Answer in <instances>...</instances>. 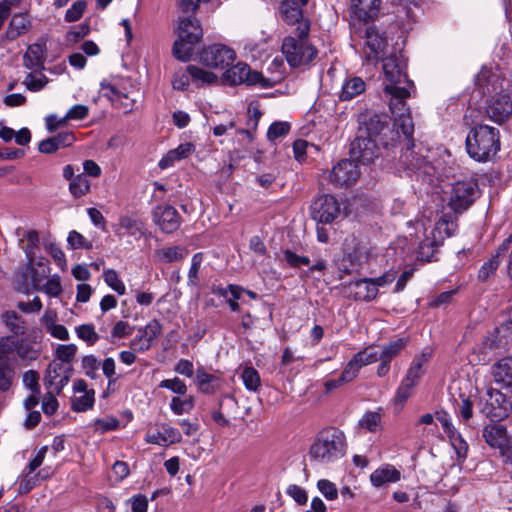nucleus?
I'll list each match as a JSON object with an SVG mask.
<instances>
[{"label": "nucleus", "mask_w": 512, "mask_h": 512, "mask_svg": "<svg viewBox=\"0 0 512 512\" xmlns=\"http://www.w3.org/2000/svg\"><path fill=\"white\" fill-rule=\"evenodd\" d=\"M187 71L190 74L192 80L199 84H211L217 80V76L212 73L203 70L202 68L195 65H188Z\"/></svg>", "instance_id": "36"}, {"label": "nucleus", "mask_w": 512, "mask_h": 512, "mask_svg": "<svg viewBox=\"0 0 512 512\" xmlns=\"http://www.w3.org/2000/svg\"><path fill=\"white\" fill-rule=\"evenodd\" d=\"M77 350L75 344L59 345L56 349V358L58 361L70 365L76 356Z\"/></svg>", "instance_id": "46"}, {"label": "nucleus", "mask_w": 512, "mask_h": 512, "mask_svg": "<svg viewBox=\"0 0 512 512\" xmlns=\"http://www.w3.org/2000/svg\"><path fill=\"white\" fill-rule=\"evenodd\" d=\"M436 418L441 423L443 430L447 434L449 439H453V437L457 436V431L455 430L447 412H436Z\"/></svg>", "instance_id": "61"}, {"label": "nucleus", "mask_w": 512, "mask_h": 512, "mask_svg": "<svg viewBox=\"0 0 512 512\" xmlns=\"http://www.w3.org/2000/svg\"><path fill=\"white\" fill-rule=\"evenodd\" d=\"M76 333L77 336L89 346L94 345L99 340V335L96 333L92 324H82L76 327Z\"/></svg>", "instance_id": "45"}, {"label": "nucleus", "mask_w": 512, "mask_h": 512, "mask_svg": "<svg viewBox=\"0 0 512 512\" xmlns=\"http://www.w3.org/2000/svg\"><path fill=\"white\" fill-rule=\"evenodd\" d=\"M26 239L27 244L24 248V251L28 260L31 262L32 259H34V250L39 244V234L35 230L28 231L26 234Z\"/></svg>", "instance_id": "58"}, {"label": "nucleus", "mask_w": 512, "mask_h": 512, "mask_svg": "<svg viewBox=\"0 0 512 512\" xmlns=\"http://www.w3.org/2000/svg\"><path fill=\"white\" fill-rule=\"evenodd\" d=\"M499 77L496 74L491 73L488 70L481 71L476 77V86L482 95L490 96L492 93H496Z\"/></svg>", "instance_id": "28"}, {"label": "nucleus", "mask_w": 512, "mask_h": 512, "mask_svg": "<svg viewBox=\"0 0 512 512\" xmlns=\"http://www.w3.org/2000/svg\"><path fill=\"white\" fill-rule=\"evenodd\" d=\"M383 62L384 82L383 93L388 101L392 114L400 116V126L403 133L409 137L414 133V124L406 100L411 93L409 88L414 84L408 79L407 60L402 54H393L381 58Z\"/></svg>", "instance_id": "2"}, {"label": "nucleus", "mask_w": 512, "mask_h": 512, "mask_svg": "<svg viewBox=\"0 0 512 512\" xmlns=\"http://www.w3.org/2000/svg\"><path fill=\"white\" fill-rule=\"evenodd\" d=\"M290 130V125L287 122H274L268 129L267 137L270 140L277 139L285 136Z\"/></svg>", "instance_id": "59"}, {"label": "nucleus", "mask_w": 512, "mask_h": 512, "mask_svg": "<svg viewBox=\"0 0 512 512\" xmlns=\"http://www.w3.org/2000/svg\"><path fill=\"white\" fill-rule=\"evenodd\" d=\"M309 26L300 24L297 27V37L288 36L282 43V52L292 67L309 64L317 55V50L307 41Z\"/></svg>", "instance_id": "5"}, {"label": "nucleus", "mask_w": 512, "mask_h": 512, "mask_svg": "<svg viewBox=\"0 0 512 512\" xmlns=\"http://www.w3.org/2000/svg\"><path fill=\"white\" fill-rule=\"evenodd\" d=\"M494 381L502 387H512V357L499 360L492 366Z\"/></svg>", "instance_id": "24"}, {"label": "nucleus", "mask_w": 512, "mask_h": 512, "mask_svg": "<svg viewBox=\"0 0 512 512\" xmlns=\"http://www.w3.org/2000/svg\"><path fill=\"white\" fill-rule=\"evenodd\" d=\"M348 292L356 301H371L378 294L377 283L368 278L359 279L348 285Z\"/></svg>", "instance_id": "19"}, {"label": "nucleus", "mask_w": 512, "mask_h": 512, "mask_svg": "<svg viewBox=\"0 0 512 512\" xmlns=\"http://www.w3.org/2000/svg\"><path fill=\"white\" fill-rule=\"evenodd\" d=\"M152 216L154 223L164 233L176 231L182 221L180 214L170 205H158L154 208Z\"/></svg>", "instance_id": "16"}, {"label": "nucleus", "mask_w": 512, "mask_h": 512, "mask_svg": "<svg viewBox=\"0 0 512 512\" xmlns=\"http://www.w3.org/2000/svg\"><path fill=\"white\" fill-rule=\"evenodd\" d=\"M483 437L490 447L499 449L502 456L511 457L512 445L504 426L498 424L485 426Z\"/></svg>", "instance_id": "14"}, {"label": "nucleus", "mask_w": 512, "mask_h": 512, "mask_svg": "<svg viewBox=\"0 0 512 512\" xmlns=\"http://www.w3.org/2000/svg\"><path fill=\"white\" fill-rule=\"evenodd\" d=\"M508 253L507 273L512 279V235L507 238L497 249V256H505Z\"/></svg>", "instance_id": "57"}, {"label": "nucleus", "mask_w": 512, "mask_h": 512, "mask_svg": "<svg viewBox=\"0 0 512 512\" xmlns=\"http://www.w3.org/2000/svg\"><path fill=\"white\" fill-rule=\"evenodd\" d=\"M287 494L294 499L298 505H305L308 501L307 492L302 487L292 484L287 488Z\"/></svg>", "instance_id": "62"}, {"label": "nucleus", "mask_w": 512, "mask_h": 512, "mask_svg": "<svg viewBox=\"0 0 512 512\" xmlns=\"http://www.w3.org/2000/svg\"><path fill=\"white\" fill-rule=\"evenodd\" d=\"M170 408L175 415H182L184 413H188L194 408V398L192 396H189L187 398L182 399L178 396H175L171 400Z\"/></svg>", "instance_id": "40"}, {"label": "nucleus", "mask_w": 512, "mask_h": 512, "mask_svg": "<svg viewBox=\"0 0 512 512\" xmlns=\"http://www.w3.org/2000/svg\"><path fill=\"white\" fill-rule=\"evenodd\" d=\"M67 242L72 249H92V242L87 240L82 234L73 230L69 233Z\"/></svg>", "instance_id": "49"}, {"label": "nucleus", "mask_w": 512, "mask_h": 512, "mask_svg": "<svg viewBox=\"0 0 512 512\" xmlns=\"http://www.w3.org/2000/svg\"><path fill=\"white\" fill-rule=\"evenodd\" d=\"M194 151V145L191 143H183L180 144L176 149L170 150L166 156H164L160 162L159 166L164 169L167 168L175 161L181 160L183 158L188 157Z\"/></svg>", "instance_id": "30"}, {"label": "nucleus", "mask_w": 512, "mask_h": 512, "mask_svg": "<svg viewBox=\"0 0 512 512\" xmlns=\"http://www.w3.org/2000/svg\"><path fill=\"white\" fill-rule=\"evenodd\" d=\"M203 30L199 20L188 16L181 18L178 25V39L172 48L173 56L183 62L190 60L193 54V46L200 42Z\"/></svg>", "instance_id": "6"}, {"label": "nucleus", "mask_w": 512, "mask_h": 512, "mask_svg": "<svg viewBox=\"0 0 512 512\" xmlns=\"http://www.w3.org/2000/svg\"><path fill=\"white\" fill-rule=\"evenodd\" d=\"M2 318L6 326L15 335L24 334L25 327L23 323L20 321V317L17 315L15 311H6L3 314Z\"/></svg>", "instance_id": "43"}, {"label": "nucleus", "mask_w": 512, "mask_h": 512, "mask_svg": "<svg viewBox=\"0 0 512 512\" xmlns=\"http://www.w3.org/2000/svg\"><path fill=\"white\" fill-rule=\"evenodd\" d=\"M30 27V21L25 14L14 15L6 31V37L14 40L22 34H25Z\"/></svg>", "instance_id": "31"}, {"label": "nucleus", "mask_w": 512, "mask_h": 512, "mask_svg": "<svg viewBox=\"0 0 512 512\" xmlns=\"http://www.w3.org/2000/svg\"><path fill=\"white\" fill-rule=\"evenodd\" d=\"M340 214V204L332 195L317 198L311 206V216L318 223L330 224Z\"/></svg>", "instance_id": "12"}, {"label": "nucleus", "mask_w": 512, "mask_h": 512, "mask_svg": "<svg viewBox=\"0 0 512 512\" xmlns=\"http://www.w3.org/2000/svg\"><path fill=\"white\" fill-rule=\"evenodd\" d=\"M401 473L392 465H384L376 469L370 475V481L373 486L381 487L387 483H394L400 480Z\"/></svg>", "instance_id": "25"}, {"label": "nucleus", "mask_w": 512, "mask_h": 512, "mask_svg": "<svg viewBox=\"0 0 512 512\" xmlns=\"http://www.w3.org/2000/svg\"><path fill=\"white\" fill-rule=\"evenodd\" d=\"M202 263V253H196L192 257L191 267L188 272V284L196 286L198 284V272Z\"/></svg>", "instance_id": "55"}, {"label": "nucleus", "mask_w": 512, "mask_h": 512, "mask_svg": "<svg viewBox=\"0 0 512 512\" xmlns=\"http://www.w3.org/2000/svg\"><path fill=\"white\" fill-rule=\"evenodd\" d=\"M100 367V361L92 354L85 355L81 359V368L84 374L90 379L99 378L98 369Z\"/></svg>", "instance_id": "39"}, {"label": "nucleus", "mask_w": 512, "mask_h": 512, "mask_svg": "<svg viewBox=\"0 0 512 512\" xmlns=\"http://www.w3.org/2000/svg\"><path fill=\"white\" fill-rule=\"evenodd\" d=\"M431 357V350H424L421 354L416 355L404 379L417 385L420 377L424 374L423 366L429 362Z\"/></svg>", "instance_id": "26"}, {"label": "nucleus", "mask_w": 512, "mask_h": 512, "mask_svg": "<svg viewBox=\"0 0 512 512\" xmlns=\"http://www.w3.org/2000/svg\"><path fill=\"white\" fill-rule=\"evenodd\" d=\"M140 335L136 337L132 345L139 344L138 350L141 352L151 348L154 341L162 333V325L157 319H152L145 327L139 329Z\"/></svg>", "instance_id": "20"}, {"label": "nucleus", "mask_w": 512, "mask_h": 512, "mask_svg": "<svg viewBox=\"0 0 512 512\" xmlns=\"http://www.w3.org/2000/svg\"><path fill=\"white\" fill-rule=\"evenodd\" d=\"M38 381L39 374L34 370L26 371L23 375V383L29 390H31V392L40 393Z\"/></svg>", "instance_id": "64"}, {"label": "nucleus", "mask_w": 512, "mask_h": 512, "mask_svg": "<svg viewBox=\"0 0 512 512\" xmlns=\"http://www.w3.org/2000/svg\"><path fill=\"white\" fill-rule=\"evenodd\" d=\"M379 356L380 354L375 351V347L373 346H370L354 355L355 359H357L358 363L362 366L378 361Z\"/></svg>", "instance_id": "52"}, {"label": "nucleus", "mask_w": 512, "mask_h": 512, "mask_svg": "<svg viewBox=\"0 0 512 512\" xmlns=\"http://www.w3.org/2000/svg\"><path fill=\"white\" fill-rule=\"evenodd\" d=\"M500 133L497 128L479 124L471 128L466 137L468 155L478 162L490 161L500 150Z\"/></svg>", "instance_id": "3"}, {"label": "nucleus", "mask_w": 512, "mask_h": 512, "mask_svg": "<svg viewBox=\"0 0 512 512\" xmlns=\"http://www.w3.org/2000/svg\"><path fill=\"white\" fill-rule=\"evenodd\" d=\"M362 367L361 364L358 363L357 359L353 357L348 364L346 365L345 369L342 372V380H346V382H350L353 379L356 378L358 375V372L360 368Z\"/></svg>", "instance_id": "63"}, {"label": "nucleus", "mask_w": 512, "mask_h": 512, "mask_svg": "<svg viewBox=\"0 0 512 512\" xmlns=\"http://www.w3.org/2000/svg\"><path fill=\"white\" fill-rule=\"evenodd\" d=\"M242 380L245 387L250 391H257L260 386V375L258 371L251 366L244 368Z\"/></svg>", "instance_id": "42"}, {"label": "nucleus", "mask_w": 512, "mask_h": 512, "mask_svg": "<svg viewBox=\"0 0 512 512\" xmlns=\"http://www.w3.org/2000/svg\"><path fill=\"white\" fill-rule=\"evenodd\" d=\"M416 384L411 383L410 381H407L406 379H403L400 386L397 389L396 396H395V403L399 405H403L404 402L411 396L412 394V388Z\"/></svg>", "instance_id": "54"}, {"label": "nucleus", "mask_w": 512, "mask_h": 512, "mask_svg": "<svg viewBox=\"0 0 512 512\" xmlns=\"http://www.w3.org/2000/svg\"><path fill=\"white\" fill-rule=\"evenodd\" d=\"M27 269L29 270L31 276L33 289L39 290L40 286L43 284V281L48 277L50 273L49 266L43 260L34 262V259H32L31 262L28 260Z\"/></svg>", "instance_id": "27"}, {"label": "nucleus", "mask_w": 512, "mask_h": 512, "mask_svg": "<svg viewBox=\"0 0 512 512\" xmlns=\"http://www.w3.org/2000/svg\"><path fill=\"white\" fill-rule=\"evenodd\" d=\"M38 291H42L50 297H58L62 293L60 277L58 275L51 276L40 286Z\"/></svg>", "instance_id": "44"}, {"label": "nucleus", "mask_w": 512, "mask_h": 512, "mask_svg": "<svg viewBox=\"0 0 512 512\" xmlns=\"http://www.w3.org/2000/svg\"><path fill=\"white\" fill-rule=\"evenodd\" d=\"M43 70H31L24 78L23 85L31 92L42 90L49 82Z\"/></svg>", "instance_id": "32"}, {"label": "nucleus", "mask_w": 512, "mask_h": 512, "mask_svg": "<svg viewBox=\"0 0 512 512\" xmlns=\"http://www.w3.org/2000/svg\"><path fill=\"white\" fill-rule=\"evenodd\" d=\"M365 89L366 84L362 78L356 76L349 78L344 82L339 98L341 101H349L362 94Z\"/></svg>", "instance_id": "29"}, {"label": "nucleus", "mask_w": 512, "mask_h": 512, "mask_svg": "<svg viewBox=\"0 0 512 512\" xmlns=\"http://www.w3.org/2000/svg\"><path fill=\"white\" fill-rule=\"evenodd\" d=\"M47 46L43 40L30 44L23 54V66L29 70H45Z\"/></svg>", "instance_id": "18"}, {"label": "nucleus", "mask_w": 512, "mask_h": 512, "mask_svg": "<svg viewBox=\"0 0 512 512\" xmlns=\"http://www.w3.org/2000/svg\"><path fill=\"white\" fill-rule=\"evenodd\" d=\"M223 77L231 85H260L262 88L273 86V82L270 79L265 78L258 71L251 70L250 66L245 63H237L230 67L224 72Z\"/></svg>", "instance_id": "8"}, {"label": "nucleus", "mask_w": 512, "mask_h": 512, "mask_svg": "<svg viewBox=\"0 0 512 512\" xmlns=\"http://www.w3.org/2000/svg\"><path fill=\"white\" fill-rule=\"evenodd\" d=\"M86 6H87L86 1H84V0L76 1L71 6V8H69L66 11L65 20L67 22H75V21L79 20L82 17V15L86 9Z\"/></svg>", "instance_id": "53"}, {"label": "nucleus", "mask_w": 512, "mask_h": 512, "mask_svg": "<svg viewBox=\"0 0 512 512\" xmlns=\"http://www.w3.org/2000/svg\"><path fill=\"white\" fill-rule=\"evenodd\" d=\"M499 257L500 256H497L496 254L481 266L478 273V279L480 281L485 282L489 279L491 275L494 274V272L497 270L500 264Z\"/></svg>", "instance_id": "48"}, {"label": "nucleus", "mask_w": 512, "mask_h": 512, "mask_svg": "<svg viewBox=\"0 0 512 512\" xmlns=\"http://www.w3.org/2000/svg\"><path fill=\"white\" fill-rule=\"evenodd\" d=\"M395 122L391 123L385 113L364 110L357 116L356 136L350 143V155L358 162L368 165L380 156L379 146L394 148L400 141V116L393 114ZM403 134V131H401Z\"/></svg>", "instance_id": "1"}, {"label": "nucleus", "mask_w": 512, "mask_h": 512, "mask_svg": "<svg viewBox=\"0 0 512 512\" xmlns=\"http://www.w3.org/2000/svg\"><path fill=\"white\" fill-rule=\"evenodd\" d=\"M363 53L364 58L369 63H377L384 55V51L388 45L387 38L380 34L375 27L364 25Z\"/></svg>", "instance_id": "11"}, {"label": "nucleus", "mask_w": 512, "mask_h": 512, "mask_svg": "<svg viewBox=\"0 0 512 512\" xmlns=\"http://www.w3.org/2000/svg\"><path fill=\"white\" fill-rule=\"evenodd\" d=\"M190 77L191 76L188 73L187 69L177 70L173 76V88L177 90H185L189 86Z\"/></svg>", "instance_id": "60"}, {"label": "nucleus", "mask_w": 512, "mask_h": 512, "mask_svg": "<svg viewBox=\"0 0 512 512\" xmlns=\"http://www.w3.org/2000/svg\"><path fill=\"white\" fill-rule=\"evenodd\" d=\"M487 399L481 407V412L494 422L501 421L508 417L512 405L506 395L493 388L487 390Z\"/></svg>", "instance_id": "9"}, {"label": "nucleus", "mask_w": 512, "mask_h": 512, "mask_svg": "<svg viewBox=\"0 0 512 512\" xmlns=\"http://www.w3.org/2000/svg\"><path fill=\"white\" fill-rule=\"evenodd\" d=\"M14 377V372L8 365L5 359L0 360V390L6 391L9 389Z\"/></svg>", "instance_id": "50"}, {"label": "nucleus", "mask_w": 512, "mask_h": 512, "mask_svg": "<svg viewBox=\"0 0 512 512\" xmlns=\"http://www.w3.org/2000/svg\"><path fill=\"white\" fill-rule=\"evenodd\" d=\"M68 368H72L71 365H66L60 361H52L46 370V376L44 378L45 385L46 386H53L54 383H56V380L62 376L66 371H68Z\"/></svg>", "instance_id": "34"}, {"label": "nucleus", "mask_w": 512, "mask_h": 512, "mask_svg": "<svg viewBox=\"0 0 512 512\" xmlns=\"http://www.w3.org/2000/svg\"><path fill=\"white\" fill-rule=\"evenodd\" d=\"M408 340L404 338H398L392 342H390L387 346H385L380 353L379 359H386L391 361L394 357H396L407 345Z\"/></svg>", "instance_id": "38"}, {"label": "nucleus", "mask_w": 512, "mask_h": 512, "mask_svg": "<svg viewBox=\"0 0 512 512\" xmlns=\"http://www.w3.org/2000/svg\"><path fill=\"white\" fill-rule=\"evenodd\" d=\"M75 137L70 132H62L53 137L42 140L39 143L38 150L44 154L56 152L59 148L72 145Z\"/></svg>", "instance_id": "23"}, {"label": "nucleus", "mask_w": 512, "mask_h": 512, "mask_svg": "<svg viewBox=\"0 0 512 512\" xmlns=\"http://www.w3.org/2000/svg\"><path fill=\"white\" fill-rule=\"evenodd\" d=\"M186 252L180 246H172L161 248L155 251V256L163 262L170 263L181 260L185 257Z\"/></svg>", "instance_id": "35"}, {"label": "nucleus", "mask_w": 512, "mask_h": 512, "mask_svg": "<svg viewBox=\"0 0 512 512\" xmlns=\"http://www.w3.org/2000/svg\"><path fill=\"white\" fill-rule=\"evenodd\" d=\"M480 196L478 182L475 179L457 181L453 184L448 205L455 213L467 210Z\"/></svg>", "instance_id": "7"}, {"label": "nucleus", "mask_w": 512, "mask_h": 512, "mask_svg": "<svg viewBox=\"0 0 512 512\" xmlns=\"http://www.w3.org/2000/svg\"><path fill=\"white\" fill-rule=\"evenodd\" d=\"M380 0H351L353 17L368 24L378 13Z\"/></svg>", "instance_id": "21"}, {"label": "nucleus", "mask_w": 512, "mask_h": 512, "mask_svg": "<svg viewBox=\"0 0 512 512\" xmlns=\"http://www.w3.org/2000/svg\"><path fill=\"white\" fill-rule=\"evenodd\" d=\"M235 51L223 44H213L205 47L200 53V62L210 68L224 69L234 60Z\"/></svg>", "instance_id": "10"}, {"label": "nucleus", "mask_w": 512, "mask_h": 512, "mask_svg": "<svg viewBox=\"0 0 512 512\" xmlns=\"http://www.w3.org/2000/svg\"><path fill=\"white\" fill-rule=\"evenodd\" d=\"M404 140L406 141V151L402 153L400 159L407 166L408 169L413 171H420L424 174H430V171L433 167L426 160L425 156L418 155L416 152L412 150L415 146L413 142V133L411 136L407 137L403 133Z\"/></svg>", "instance_id": "17"}, {"label": "nucleus", "mask_w": 512, "mask_h": 512, "mask_svg": "<svg viewBox=\"0 0 512 512\" xmlns=\"http://www.w3.org/2000/svg\"><path fill=\"white\" fill-rule=\"evenodd\" d=\"M317 487L327 500H335L338 497V490L335 484L329 480H319Z\"/></svg>", "instance_id": "56"}, {"label": "nucleus", "mask_w": 512, "mask_h": 512, "mask_svg": "<svg viewBox=\"0 0 512 512\" xmlns=\"http://www.w3.org/2000/svg\"><path fill=\"white\" fill-rule=\"evenodd\" d=\"M347 448L344 433L336 427L322 429L311 445L309 455L320 464H329L345 455Z\"/></svg>", "instance_id": "4"}, {"label": "nucleus", "mask_w": 512, "mask_h": 512, "mask_svg": "<svg viewBox=\"0 0 512 512\" xmlns=\"http://www.w3.org/2000/svg\"><path fill=\"white\" fill-rule=\"evenodd\" d=\"M196 380L200 391L203 393L212 394L218 388V378L203 369L197 370Z\"/></svg>", "instance_id": "33"}, {"label": "nucleus", "mask_w": 512, "mask_h": 512, "mask_svg": "<svg viewBox=\"0 0 512 512\" xmlns=\"http://www.w3.org/2000/svg\"><path fill=\"white\" fill-rule=\"evenodd\" d=\"M145 440L147 443L167 446L181 442L182 436L176 428L168 424H162L160 431L156 433L148 432Z\"/></svg>", "instance_id": "22"}, {"label": "nucleus", "mask_w": 512, "mask_h": 512, "mask_svg": "<svg viewBox=\"0 0 512 512\" xmlns=\"http://www.w3.org/2000/svg\"><path fill=\"white\" fill-rule=\"evenodd\" d=\"M352 159L353 160L343 159L333 167L330 174V180L336 186H350L358 180L360 171L355 162L357 160L353 157Z\"/></svg>", "instance_id": "15"}, {"label": "nucleus", "mask_w": 512, "mask_h": 512, "mask_svg": "<svg viewBox=\"0 0 512 512\" xmlns=\"http://www.w3.org/2000/svg\"><path fill=\"white\" fill-rule=\"evenodd\" d=\"M104 280L106 284L111 287L119 295L125 294L126 288L124 283L119 279L117 273L113 269L104 271Z\"/></svg>", "instance_id": "47"}, {"label": "nucleus", "mask_w": 512, "mask_h": 512, "mask_svg": "<svg viewBox=\"0 0 512 512\" xmlns=\"http://www.w3.org/2000/svg\"><path fill=\"white\" fill-rule=\"evenodd\" d=\"M90 190V181L84 174H79L69 184L70 193L79 198L87 194Z\"/></svg>", "instance_id": "37"}, {"label": "nucleus", "mask_w": 512, "mask_h": 512, "mask_svg": "<svg viewBox=\"0 0 512 512\" xmlns=\"http://www.w3.org/2000/svg\"><path fill=\"white\" fill-rule=\"evenodd\" d=\"M486 115L501 124L512 114V97L508 93H496L487 100Z\"/></svg>", "instance_id": "13"}, {"label": "nucleus", "mask_w": 512, "mask_h": 512, "mask_svg": "<svg viewBox=\"0 0 512 512\" xmlns=\"http://www.w3.org/2000/svg\"><path fill=\"white\" fill-rule=\"evenodd\" d=\"M160 388H166L171 390L173 393L178 395H185L187 392V386L178 377H174L172 379H164L159 383Z\"/></svg>", "instance_id": "51"}, {"label": "nucleus", "mask_w": 512, "mask_h": 512, "mask_svg": "<svg viewBox=\"0 0 512 512\" xmlns=\"http://www.w3.org/2000/svg\"><path fill=\"white\" fill-rule=\"evenodd\" d=\"M95 392L93 389L86 392L80 397H75L72 400V409L77 412H84L93 407L95 398Z\"/></svg>", "instance_id": "41"}]
</instances>
